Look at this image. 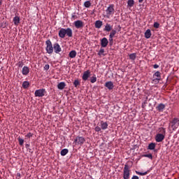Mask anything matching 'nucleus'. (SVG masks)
<instances>
[{"mask_svg":"<svg viewBox=\"0 0 179 179\" xmlns=\"http://www.w3.org/2000/svg\"><path fill=\"white\" fill-rule=\"evenodd\" d=\"M159 129L162 134H157L155 136V141L158 143L163 142V141H164V138H166V129L161 127Z\"/></svg>","mask_w":179,"mask_h":179,"instance_id":"obj_1","label":"nucleus"},{"mask_svg":"<svg viewBox=\"0 0 179 179\" xmlns=\"http://www.w3.org/2000/svg\"><path fill=\"white\" fill-rule=\"evenodd\" d=\"M85 142H86V139H85L83 136H76L73 141V143L74 145H76V146L78 145H79L80 146H82L83 143H85Z\"/></svg>","mask_w":179,"mask_h":179,"instance_id":"obj_2","label":"nucleus"},{"mask_svg":"<svg viewBox=\"0 0 179 179\" xmlns=\"http://www.w3.org/2000/svg\"><path fill=\"white\" fill-rule=\"evenodd\" d=\"M46 44V48L45 50L48 54H52L54 52V46H52V43L51 41L49 39L45 41Z\"/></svg>","mask_w":179,"mask_h":179,"instance_id":"obj_3","label":"nucleus"},{"mask_svg":"<svg viewBox=\"0 0 179 179\" xmlns=\"http://www.w3.org/2000/svg\"><path fill=\"white\" fill-rule=\"evenodd\" d=\"M129 166L128 164H125L123 170V178L124 179H129Z\"/></svg>","mask_w":179,"mask_h":179,"instance_id":"obj_4","label":"nucleus"},{"mask_svg":"<svg viewBox=\"0 0 179 179\" xmlns=\"http://www.w3.org/2000/svg\"><path fill=\"white\" fill-rule=\"evenodd\" d=\"M45 93H47L45 89L36 90L34 93L35 97H43L45 96Z\"/></svg>","mask_w":179,"mask_h":179,"instance_id":"obj_5","label":"nucleus"},{"mask_svg":"<svg viewBox=\"0 0 179 179\" xmlns=\"http://www.w3.org/2000/svg\"><path fill=\"white\" fill-rule=\"evenodd\" d=\"M114 4H110L106 9L107 17H110L112 15H114Z\"/></svg>","mask_w":179,"mask_h":179,"instance_id":"obj_6","label":"nucleus"},{"mask_svg":"<svg viewBox=\"0 0 179 179\" xmlns=\"http://www.w3.org/2000/svg\"><path fill=\"white\" fill-rule=\"evenodd\" d=\"M171 126L173 129H177L179 127V119L174 118L171 122Z\"/></svg>","mask_w":179,"mask_h":179,"instance_id":"obj_7","label":"nucleus"},{"mask_svg":"<svg viewBox=\"0 0 179 179\" xmlns=\"http://www.w3.org/2000/svg\"><path fill=\"white\" fill-rule=\"evenodd\" d=\"M53 50L55 54H59V52L62 51V49L61 48V45H59V43H55L53 44Z\"/></svg>","mask_w":179,"mask_h":179,"instance_id":"obj_8","label":"nucleus"},{"mask_svg":"<svg viewBox=\"0 0 179 179\" xmlns=\"http://www.w3.org/2000/svg\"><path fill=\"white\" fill-rule=\"evenodd\" d=\"M76 29H83L85 24H83V22L82 20H77L75 21L73 23Z\"/></svg>","mask_w":179,"mask_h":179,"instance_id":"obj_9","label":"nucleus"},{"mask_svg":"<svg viewBox=\"0 0 179 179\" xmlns=\"http://www.w3.org/2000/svg\"><path fill=\"white\" fill-rule=\"evenodd\" d=\"M153 78H156L153 80V82H156V80H162V73L160 71H157L153 74Z\"/></svg>","mask_w":179,"mask_h":179,"instance_id":"obj_10","label":"nucleus"},{"mask_svg":"<svg viewBox=\"0 0 179 179\" xmlns=\"http://www.w3.org/2000/svg\"><path fill=\"white\" fill-rule=\"evenodd\" d=\"M89 78H90V71L87 70L83 73L82 79H83V80L86 82V80H87V79H89Z\"/></svg>","mask_w":179,"mask_h":179,"instance_id":"obj_11","label":"nucleus"},{"mask_svg":"<svg viewBox=\"0 0 179 179\" xmlns=\"http://www.w3.org/2000/svg\"><path fill=\"white\" fill-rule=\"evenodd\" d=\"M101 45L102 48H106L108 45V39L107 38H103L101 40Z\"/></svg>","mask_w":179,"mask_h":179,"instance_id":"obj_12","label":"nucleus"},{"mask_svg":"<svg viewBox=\"0 0 179 179\" xmlns=\"http://www.w3.org/2000/svg\"><path fill=\"white\" fill-rule=\"evenodd\" d=\"M105 87H107L108 90H113L114 89V83L113 81H108L105 83Z\"/></svg>","mask_w":179,"mask_h":179,"instance_id":"obj_13","label":"nucleus"},{"mask_svg":"<svg viewBox=\"0 0 179 179\" xmlns=\"http://www.w3.org/2000/svg\"><path fill=\"white\" fill-rule=\"evenodd\" d=\"M64 33H65V35L67 36V37H72L73 34L72 31V29L71 28L64 29Z\"/></svg>","mask_w":179,"mask_h":179,"instance_id":"obj_14","label":"nucleus"},{"mask_svg":"<svg viewBox=\"0 0 179 179\" xmlns=\"http://www.w3.org/2000/svg\"><path fill=\"white\" fill-rule=\"evenodd\" d=\"M29 72H30V69H29L28 66H24V67L22 68V75H24V76H27L29 75Z\"/></svg>","mask_w":179,"mask_h":179,"instance_id":"obj_15","label":"nucleus"},{"mask_svg":"<svg viewBox=\"0 0 179 179\" xmlns=\"http://www.w3.org/2000/svg\"><path fill=\"white\" fill-rule=\"evenodd\" d=\"M65 28L60 29V30L59 31V37L60 38H65Z\"/></svg>","mask_w":179,"mask_h":179,"instance_id":"obj_16","label":"nucleus"},{"mask_svg":"<svg viewBox=\"0 0 179 179\" xmlns=\"http://www.w3.org/2000/svg\"><path fill=\"white\" fill-rule=\"evenodd\" d=\"M157 111H159V113L163 112V110L166 108V105L164 103H159L157 107H156Z\"/></svg>","mask_w":179,"mask_h":179,"instance_id":"obj_17","label":"nucleus"},{"mask_svg":"<svg viewBox=\"0 0 179 179\" xmlns=\"http://www.w3.org/2000/svg\"><path fill=\"white\" fill-rule=\"evenodd\" d=\"M100 124H101V129H103L104 131L108 128V124L107 122L101 121Z\"/></svg>","mask_w":179,"mask_h":179,"instance_id":"obj_18","label":"nucleus"},{"mask_svg":"<svg viewBox=\"0 0 179 179\" xmlns=\"http://www.w3.org/2000/svg\"><path fill=\"white\" fill-rule=\"evenodd\" d=\"M65 86H66V84L64 82H61L57 85V89H59V90H64Z\"/></svg>","mask_w":179,"mask_h":179,"instance_id":"obj_19","label":"nucleus"},{"mask_svg":"<svg viewBox=\"0 0 179 179\" xmlns=\"http://www.w3.org/2000/svg\"><path fill=\"white\" fill-rule=\"evenodd\" d=\"M101 26H103V21L96 20L95 22V27H96V29H101Z\"/></svg>","mask_w":179,"mask_h":179,"instance_id":"obj_20","label":"nucleus"},{"mask_svg":"<svg viewBox=\"0 0 179 179\" xmlns=\"http://www.w3.org/2000/svg\"><path fill=\"white\" fill-rule=\"evenodd\" d=\"M145 38H150L152 37V31L150 29H147L145 32Z\"/></svg>","mask_w":179,"mask_h":179,"instance_id":"obj_21","label":"nucleus"},{"mask_svg":"<svg viewBox=\"0 0 179 179\" xmlns=\"http://www.w3.org/2000/svg\"><path fill=\"white\" fill-rule=\"evenodd\" d=\"M13 23L15 26H17V24H19V23H20V17H19L18 16H15L13 18Z\"/></svg>","mask_w":179,"mask_h":179,"instance_id":"obj_22","label":"nucleus"},{"mask_svg":"<svg viewBox=\"0 0 179 179\" xmlns=\"http://www.w3.org/2000/svg\"><path fill=\"white\" fill-rule=\"evenodd\" d=\"M148 149L149 150H155L156 149V143H151L148 145Z\"/></svg>","mask_w":179,"mask_h":179,"instance_id":"obj_23","label":"nucleus"},{"mask_svg":"<svg viewBox=\"0 0 179 179\" xmlns=\"http://www.w3.org/2000/svg\"><path fill=\"white\" fill-rule=\"evenodd\" d=\"M103 30L104 31H111V30H113V27H111L110 24L107 23Z\"/></svg>","mask_w":179,"mask_h":179,"instance_id":"obj_24","label":"nucleus"},{"mask_svg":"<svg viewBox=\"0 0 179 179\" xmlns=\"http://www.w3.org/2000/svg\"><path fill=\"white\" fill-rule=\"evenodd\" d=\"M30 86V83L29 81H24L22 83V87L23 89H29V87Z\"/></svg>","mask_w":179,"mask_h":179,"instance_id":"obj_25","label":"nucleus"},{"mask_svg":"<svg viewBox=\"0 0 179 179\" xmlns=\"http://www.w3.org/2000/svg\"><path fill=\"white\" fill-rule=\"evenodd\" d=\"M69 152V150L66 148H64L61 150L60 155L61 156H66V155H68Z\"/></svg>","mask_w":179,"mask_h":179,"instance_id":"obj_26","label":"nucleus"},{"mask_svg":"<svg viewBox=\"0 0 179 179\" xmlns=\"http://www.w3.org/2000/svg\"><path fill=\"white\" fill-rule=\"evenodd\" d=\"M135 5V1L134 0H128L127 1V6L128 8H131Z\"/></svg>","mask_w":179,"mask_h":179,"instance_id":"obj_27","label":"nucleus"},{"mask_svg":"<svg viewBox=\"0 0 179 179\" xmlns=\"http://www.w3.org/2000/svg\"><path fill=\"white\" fill-rule=\"evenodd\" d=\"M76 50H71L69 54V57L70 58H75L76 57Z\"/></svg>","mask_w":179,"mask_h":179,"instance_id":"obj_28","label":"nucleus"},{"mask_svg":"<svg viewBox=\"0 0 179 179\" xmlns=\"http://www.w3.org/2000/svg\"><path fill=\"white\" fill-rule=\"evenodd\" d=\"M85 8H90L92 6V2L90 1H87L84 3Z\"/></svg>","mask_w":179,"mask_h":179,"instance_id":"obj_29","label":"nucleus"},{"mask_svg":"<svg viewBox=\"0 0 179 179\" xmlns=\"http://www.w3.org/2000/svg\"><path fill=\"white\" fill-rule=\"evenodd\" d=\"M90 82L91 83H96V82H97V77H96V75H94L90 78Z\"/></svg>","mask_w":179,"mask_h":179,"instance_id":"obj_30","label":"nucleus"},{"mask_svg":"<svg viewBox=\"0 0 179 179\" xmlns=\"http://www.w3.org/2000/svg\"><path fill=\"white\" fill-rule=\"evenodd\" d=\"M104 52H105L104 49H103V48H101L100 50H99V52H98V55H99V56L103 55V56L104 57V56H106V55L104 54Z\"/></svg>","mask_w":179,"mask_h":179,"instance_id":"obj_31","label":"nucleus"},{"mask_svg":"<svg viewBox=\"0 0 179 179\" xmlns=\"http://www.w3.org/2000/svg\"><path fill=\"white\" fill-rule=\"evenodd\" d=\"M115 34H117V30L115 29H112L110 33V37H115Z\"/></svg>","mask_w":179,"mask_h":179,"instance_id":"obj_32","label":"nucleus"},{"mask_svg":"<svg viewBox=\"0 0 179 179\" xmlns=\"http://www.w3.org/2000/svg\"><path fill=\"white\" fill-rule=\"evenodd\" d=\"M130 59H132V61H135L136 59V53H132L129 55Z\"/></svg>","mask_w":179,"mask_h":179,"instance_id":"obj_33","label":"nucleus"},{"mask_svg":"<svg viewBox=\"0 0 179 179\" xmlns=\"http://www.w3.org/2000/svg\"><path fill=\"white\" fill-rule=\"evenodd\" d=\"M114 37L113 36H109V45H113L114 43Z\"/></svg>","mask_w":179,"mask_h":179,"instance_id":"obj_34","label":"nucleus"},{"mask_svg":"<svg viewBox=\"0 0 179 179\" xmlns=\"http://www.w3.org/2000/svg\"><path fill=\"white\" fill-rule=\"evenodd\" d=\"M18 141H19V145L20 146H23V143H24V140H23V138L19 137L18 138Z\"/></svg>","mask_w":179,"mask_h":179,"instance_id":"obj_35","label":"nucleus"},{"mask_svg":"<svg viewBox=\"0 0 179 179\" xmlns=\"http://www.w3.org/2000/svg\"><path fill=\"white\" fill-rule=\"evenodd\" d=\"M73 85H74L75 87H78V86H80V82H79V80H76L73 82Z\"/></svg>","mask_w":179,"mask_h":179,"instance_id":"obj_36","label":"nucleus"},{"mask_svg":"<svg viewBox=\"0 0 179 179\" xmlns=\"http://www.w3.org/2000/svg\"><path fill=\"white\" fill-rule=\"evenodd\" d=\"M143 157H148V159H150L152 160V159H153V155H152V154H145L144 155H143Z\"/></svg>","mask_w":179,"mask_h":179,"instance_id":"obj_37","label":"nucleus"},{"mask_svg":"<svg viewBox=\"0 0 179 179\" xmlns=\"http://www.w3.org/2000/svg\"><path fill=\"white\" fill-rule=\"evenodd\" d=\"M136 173L138 174V176H146L148 174V171L142 173L136 171Z\"/></svg>","mask_w":179,"mask_h":179,"instance_id":"obj_38","label":"nucleus"},{"mask_svg":"<svg viewBox=\"0 0 179 179\" xmlns=\"http://www.w3.org/2000/svg\"><path fill=\"white\" fill-rule=\"evenodd\" d=\"M154 27L155 29H159V27H160V24L159 22H155Z\"/></svg>","mask_w":179,"mask_h":179,"instance_id":"obj_39","label":"nucleus"},{"mask_svg":"<svg viewBox=\"0 0 179 179\" xmlns=\"http://www.w3.org/2000/svg\"><path fill=\"white\" fill-rule=\"evenodd\" d=\"M95 131H96V132H100V131H101V128L99 126H96L95 127Z\"/></svg>","mask_w":179,"mask_h":179,"instance_id":"obj_40","label":"nucleus"},{"mask_svg":"<svg viewBox=\"0 0 179 179\" xmlns=\"http://www.w3.org/2000/svg\"><path fill=\"white\" fill-rule=\"evenodd\" d=\"M48 69H50V64H45L44 66V70L48 71Z\"/></svg>","mask_w":179,"mask_h":179,"instance_id":"obj_41","label":"nucleus"},{"mask_svg":"<svg viewBox=\"0 0 179 179\" xmlns=\"http://www.w3.org/2000/svg\"><path fill=\"white\" fill-rule=\"evenodd\" d=\"M25 136L26 138H31V136H33V134L29 132Z\"/></svg>","mask_w":179,"mask_h":179,"instance_id":"obj_42","label":"nucleus"},{"mask_svg":"<svg viewBox=\"0 0 179 179\" xmlns=\"http://www.w3.org/2000/svg\"><path fill=\"white\" fill-rule=\"evenodd\" d=\"M18 66H19V68H22L23 66V62H19Z\"/></svg>","mask_w":179,"mask_h":179,"instance_id":"obj_43","label":"nucleus"},{"mask_svg":"<svg viewBox=\"0 0 179 179\" xmlns=\"http://www.w3.org/2000/svg\"><path fill=\"white\" fill-rule=\"evenodd\" d=\"M71 19H73V20H75V19H78V16L73 15H72Z\"/></svg>","mask_w":179,"mask_h":179,"instance_id":"obj_44","label":"nucleus"},{"mask_svg":"<svg viewBox=\"0 0 179 179\" xmlns=\"http://www.w3.org/2000/svg\"><path fill=\"white\" fill-rule=\"evenodd\" d=\"M153 68H154L155 69H157V68H159V65H158V64H154V65H153Z\"/></svg>","mask_w":179,"mask_h":179,"instance_id":"obj_45","label":"nucleus"},{"mask_svg":"<svg viewBox=\"0 0 179 179\" xmlns=\"http://www.w3.org/2000/svg\"><path fill=\"white\" fill-rule=\"evenodd\" d=\"M131 179H139V177H138V176H133Z\"/></svg>","mask_w":179,"mask_h":179,"instance_id":"obj_46","label":"nucleus"},{"mask_svg":"<svg viewBox=\"0 0 179 179\" xmlns=\"http://www.w3.org/2000/svg\"><path fill=\"white\" fill-rule=\"evenodd\" d=\"M139 3H142L143 2V0H138Z\"/></svg>","mask_w":179,"mask_h":179,"instance_id":"obj_47","label":"nucleus"},{"mask_svg":"<svg viewBox=\"0 0 179 179\" xmlns=\"http://www.w3.org/2000/svg\"><path fill=\"white\" fill-rule=\"evenodd\" d=\"M2 2H3V1H2V0H0V6H2Z\"/></svg>","mask_w":179,"mask_h":179,"instance_id":"obj_48","label":"nucleus"},{"mask_svg":"<svg viewBox=\"0 0 179 179\" xmlns=\"http://www.w3.org/2000/svg\"><path fill=\"white\" fill-rule=\"evenodd\" d=\"M17 177H20V173H17Z\"/></svg>","mask_w":179,"mask_h":179,"instance_id":"obj_49","label":"nucleus"},{"mask_svg":"<svg viewBox=\"0 0 179 179\" xmlns=\"http://www.w3.org/2000/svg\"><path fill=\"white\" fill-rule=\"evenodd\" d=\"M118 27H119L118 31H120L121 30V27L119 25Z\"/></svg>","mask_w":179,"mask_h":179,"instance_id":"obj_50","label":"nucleus"},{"mask_svg":"<svg viewBox=\"0 0 179 179\" xmlns=\"http://www.w3.org/2000/svg\"><path fill=\"white\" fill-rule=\"evenodd\" d=\"M142 108H145V104L144 103L142 104Z\"/></svg>","mask_w":179,"mask_h":179,"instance_id":"obj_51","label":"nucleus"},{"mask_svg":"<svg viewBox=\"0 0 179 179\" xmlns=\"http://www.w3.org/2000/svg\"><path fill=\"white\" fill-rule=\"evenodd\" d=\"M148 103V101H145L144 102H143V104H146Z\"/></svg>","mask_w":179,"mask_h":179,"instance_id":"obj_52","label":"nucleus"},{"mask_svg":"<svg viewBox=\"0 0 179 179\" xmlns=\"http://www.w3.org/2000/svg\"><path fill=\"white\" fill-rule=\"evenodd\" d=\"M26 146H27V147L29 146V144H27Z\"/></svg>","mask_w":179,"mask_h":179,"instance_id":"obj_53","label":"nucleus"},{"mask_svg":"<svg viewBox=\"0 0 179 179\" xmlns=\"http://www.w3.org/2000/svg\"><path fill=\"white\" fill-rule=\"evenodd\" d=\"M0 139H1V136H0Z\"/></svg>","mask_w":179,"mask_h":179,"instance_id":"obj_54","label":"nucleus"}]
</instances>
